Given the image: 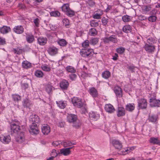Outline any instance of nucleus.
Listing matches in <instances>:
<instances>
[{
  "label": "nucleus",
  "mask_w": 160,
  "mask_h": 160,
  "mask_svg": "<svg viewBox=\"0 0 160 160\" xmlns=\"http://www.w3.org/2000/svg\"><path fill=\"white\" fill-rule=\"evenodd\" d=\"M147 42L150 44H152L156 43L157 40L154 38H148L147 40Z\"/></svg>",
  "instance_id": "nucleus-42"
},
{
  "label": "nucleus",
  "mask_w": 160,
  "mask_h": 160,
  "mask_svg": "<svg viewBox=\"0 0 160 160\" xmlns=\"http://www.w3.org/2000/svg\"><path fill=\"white\" fill-rule=\"evenodd\" d=\"M90 25L92 27H95L98 25V22H95V20H92L90 22Z\"/></svg>",
  "instance_id": "nucleus-56"
},
{
  "label": "nucleus",
  "mask_w": 160,
  "mask_h": 160,
  "mask_svg": "<svg viewBox=\"0 0 160 160\" xmlns=\"http://www.w3.org/2000/svg\"><path fill=\"white\" fill-rule=\"evenodd\" d=\"M26 39L28 42L31 43L34 41V38L32 35H28L26 37Z\"/></svg>",
  "instance_id": "nucleus-33"
},
{
  "label": "nucleus",
  "mask_w": 160,
  "mask_h": 160,
  "mask_svg": "<svg viewBox=\"0 0 160 160\" xmlns=\"http://www.w3.org/2000/svg\"><path fill=\"white\" fill-rule=\"evenodd\" d=\"M20 123L18 121L13 122L10 125L11 131L16 133L22 132V131L20 128Z\"/></svg>",
  "instance_id": "nucleus-3"
},
{
  "label": "nucleus",
  "mask_w": 160,
  "mask_h": 160,
  "mask_svg": "<svg viewBox=\"0 0 160 160\" xmlns=\"http://www.w3.org/2000/svg\"><path fill=\"white\" fill-rule=\"evenodd\" d=\"M32 104L31 102L27 98L25 99L22 102L23 106L25 108H30Z\"/></svg>",
  "instance_id": "nucleus-23"
},
{
  "label": "nucleus",
  "mask_w": 160,
  "mask_h": 160,
  "mask_svg": "<svg viewBox=\"0 0 160 160\" xmlns=\"http://www.w3.org/2000/svg\"><path fill=\"white\" fill-rule=\"evenodd\" d=\"M125 110L124 108L118 107L117 112V115L118 117L123 116L125 115Z\"/></svg>",
  "instance_id": "nucleus-26"
},
{
  "label": "nucleus",
  "mask_w": 160,
  "mask_h": 160,
  "mask_svg": "<svg viewBox=\"0 0 160 160\" xmlns=\"http://www.w3.org/2000/svg\"><path fill=\"white\" fill-rule=\"evenodd\" d=\"M30 122L33 124L34 123L38 124L40 121V119L38 116L36 114H32L29 118Z\"/></svg>",
  "instance_id": "nucleus-8"
},
{
  "label": "nucleus",
  "mask_w": 160,
  "mask_h": 160,
  "mask_svg": "<svg viewBox=\"0 0 160 160\" xmlns=\"http://www.w3.org/2000/svg\"><path fill=\"white\" fill-rule=\"evenodd\" d=\"M0 140L1 142L3 143L7 144L10 142L11 138L9 135L6 136H2L0 137Z\"/></svg>",
  "instance_id": "nucleus-18"
},
{
  "label": "nucleus",
  "mask_w": 160,
  "mask_h": 160,
  "mask_svg": "<svg viewBox=\"0 0 160 160\" xmlns=\"http://www.w3.org/2000/svg\"><path fill=\"white\" fill-rule=\"evenodd\" d=\"M72 148V147H70L65 148H62L60 149V152L59 153L65 156H68L71 153L70 149Z\"/></svg>",
  "instance_id": "nucleus-14"
},
{
  "label": "nucleus",
  "mask_w": 160,
  "mask_h": 160,
  "mask_svg": "<svg viewBox=\"0 0 160 160\" xmlns=\"http://www.w3.org/2000/svg\"><path fill=\"white\" fill-rule=\"evenodd\" d=\"M111 142L116 149L120 150L122 147V142L118 140L113 139Z\"/></svg>",
  "instance_id": "nucleus-9"
},
{
  "label": "nucleus",
  "mask_w": 160,
  "mask_h": 160,
  "mask_svg": "<svg viewBox=\"0 0 160 160\" xmlns=\"http://www.w3.org/2000/svg\"><path fill=\"white\" fill-rule=\"evenodd\" d=\"M98 38H93L91 40L90 43L93 45H95L98 42Z\"/></svg>",
  "instance_id": "nucleus-53"
},
{
  "label": "nucleus",
  "mask_w": 160,
  "mask_h": 160,
  "mask_svg": "<svg viewBox=\"0 0 160 160\" xmlns=\"http://www.w3.org/2000/svg\"><path fill=\"white\" fill-rule=\"evenodd\" d=\"M70 8L69 4L68 3L64 4L62 7V10L65 12Z\"/></svg>",
  "instance_id": "nucleus-41"
},
{
  "label": "nucleus",
  "mask_w": 160,
  "mask_h": 160,
  "mask_svg": "<svg viewBox=\"0 0 160 160\" xmlns=\"http://www.w3.org/2000/svg\"><path fill=\"white\" fill-rule=\"evenodd\" d=\"M157 12V11L155 9H153L150 12V14L152 15L155 14Z\"/></svg>",
  "instance_id": "nucleus-64"
},
{
  "label": "nucleus",
  "mask_w": 160,
  "mask_h": 160,
  "mask_svg": "<svg viewBox=\"0 0 160 160\" xmlns=\"http://www.w3.org/2000/svg\"><path fill=\"white\" fill-rule=\"evenodd\" d=\"M72 102L73 106L78 108H82L83 109L82 112L85 113L86 111V108L85 105L81 99L79 98L76 97H74L72 99Z\"/></svg>",
  "instance_id": "nucleus-1"
},
{
  "label": "nucleus",
  "mask_w": 160,
  "mask_h": 160,
  "mask_svg": "<svg viewBox=\"0 0 160 160\" xmlns=\"http://www.w3.org/2000/svg\"><path fill=\"white\" fill-rule=\"evenodd\" d=\"M58 106L61 109L64 108L67 105V102L65 101H58L56 102Z\"/></svg>",
  "instance_id": "nucleus-22"
},
{
  "label": "nucleus",
  "mask_w": 160,
  "mask_h": 160,
  "mask_svg": "<svg viewBox=\"0 0 160 160\" xmlns=\"http://www.w3.org/2000/svg\"><path fill=\"white\" fill-rule=\"evenodd\" d=\"M90 94L93 98H95L98 96V92L96 89L94 88H92L89 89V90Z\"/></svg>",
  "instance_id": "nucleus-28"
},
{
  "label": "nucleus",
  "mask_w": 160,
  "mask_h": 160,
  "mask_svg": "<svg viewBox=\"0 0 160 160\" xmlns=\"http://www.w3.org/2000/svg\"><path fill=\"white\" fill-rule=\"evenodd\" d=\"M5 41L4 39H3L0 37V44L3 45L5 44Z\"/></svg>",
  "instance_id": "nucleus-62"
},
{
  "label": "nucleus",
  "mask_w": 160,
  "mask_h": 160,
  "mask_svg": "<svg viewBox=\"0 0 160 160\" xmlns=\"http://www.w3.org/2000/svg\"><path fill=\"white\" fill-rule=\"evenodd\" d=\"M150 143L156 144H160V141L158 138H151L149 140Z\"/></svg>",
  "instance_id": "nucleus-32"
},
{
  "label": "nucleus",
  "mask_w": 160,
  "mask_h": 160,
  "mask_svg": "<svg viewBox=\"0 0 160 160\" xmlns=\"http://www.w3.org/2000/svg\"><path fill=\"white\" fill-rule=\"evenodd\" d=\"M148 19L149 21L153 22L156 21L157 17L154 15H151L149 17Z\"/></svg>",
  "instance_id": "nucleus-51"
},
{
  "label": "nucleus",
  "mask_w": 160,
  "mask_h": 160,
  "mask_svg": "<svg viewBox=\"0 0 160 160\" xmlns=\"http://www.w3.org/2000/svg\"><path fill=\"white\" fill-rule=\"evenodd\" d=\"M135 108L134 104L133 103H129L126 106V109L127 111L131 112Z\"/></svg>",
  "instance_id": "nucleus-29"
},
{
  "label": "nucleus",
  "mask_w": 160,
  "mask_h": 160,
  "mask_svg": "<svg viewBox=\"0 0 160 160\" xmlns=\"http://www.w3.org/2000/svg\"><path fill=\"white\" fill-rule=\"evenodd\" d=\"M39 20L38 18L35 19L33 21V22L35 24V25L37 27H38L39 24Z\"/></svg>",
  "instance_id": "nucleus-59"
},
{
  "label": "nucleus",
  "mask_w": 160,
  "mask_h": 160,
  "mask_svg": "<svg viewBox=\"0 0 160 160\" xmlns=\"http://www.w3.org/2000/svg\"><path fill=\"white\" fill-rule=\"evenodd\" d=\"M138 19L140 20H144L147 19V18L144 15H140L138 16Z\"/></svg>",
  "instance_id": "nucleus-61"
},
{
  "label": "nucleus",
  "mask_w": 160,
  "mask_h": 160,
  "mask_svg": "<svg viewBox=\"0 0 160 160\" xmlns=\"http://www.w3.org/2000/svg\"><path fill=\"white\" fill-rule=\"evenodd\" d=\"M38 43L41 45H45L47 42V39L46 38L40 37L38 39Z\"/></svg>",
  "instance_id": "nucleus-30"
},
{
  "label": "nucleus",
  "mask_w": 160,
  "mask_h": 160,
  "mask_svg": "<svg viewBox=\"0 0 160 160\" xmlns=\"http://www.w3.org/2000/svg\"><path fill=\"white\" fill-rule=\"evenodd\" d=\"M62 22L63 25L67 27H68L69 25V22L68 19L67 18L64 19L63 20Z\"/></svg>",
  "instance_id": "nucleus-50"
},
{
  "label": "nucleus",
  "mask_w": 160,
  "mask_h": 160,
  "mask_svg": "<svg viewBox=\"0 0 160 160\" xmlns=\"http://www.w3.org/2000/svg\"><path fill=\"white\" fill-rule=\"evenodd\" d=\"M14 32L18 34L22 33L24 32V28L21 25L15 26L13 29Z\"/></svg>",
  "instance_id": "nucleus-15"
},
{
  "label": "nucleus",
  "mask_w": 160,
  "mask_h": 160,
  "mask_svg": "<svg viewBox=\"0 0 160 160\" xmlns=\"http://www.w3.org/2000/svg\"><path fill=\"white\" fill-rule=\"evenodd\" d=\"M80 76L81 77H82V78H85L88 76V75L85 72H81Z\"/></svg>",
  "instance_id": "nucleus-60"
},
{
  "label": "nucleus",
  "mask_w": 160,
  "mask_h": 160,
  "mask_svg": "<svg viewBox=\"0 0 160 160\" xmlns=\"http://www.w3.org/2000/svg\"><path fill=\"white\" fill-rule=\"evenodd\" d=\"M138 105L139 109H145L147 106L146 100L144 98H141L138 101Z\"/></svg>",
  "instance_id": "nucleus-10"
},
{
  "label": "nucleus",
  "mask_w": 160,
  "mask_h": 160,
  "mask_svg": "<svg viewBox=\"0 0 160 160\" xmlns=\"http://www.w3.org/2000/svg\"><path fill=\"white\" fill-rule=\"evenodd\" d=\"M15 139L17 142L19 143H22L25 141V138L24 132H20L17 133Z\"/></svg>",
  "instance_id": "nucleus-6"
},
{
  "label": "nucleus",
  "mask_w": 160,
  "mask_h": 160,
  "mask_svg": "<svg viewBox=\"0 0 160 160\" xmlns=\"http://www.w3.org/2000/svg\"><path fill=\"white\" fill-rule=\"evenodd\" d=\"M125 48L122 47H120L116 49V52L120 54L123 53L125 51Z\"/></svg>",
  "instance_id": "nucleus-46"
},
{
  "label": "nucleus",
  "mask_w": 160,
  "mask_h": 160,
  "mask_svg": "<svg viewBox=\"0 0 160 160\" xmlns=\"http://www.w3.org/2000/svg\"><path fill=\"white\" fill-rule=\"evenodd\" d=\"M144 48L147 52L151 53L154 51L155 49L154 46L149 45L147 43L145 45Z\"/></svg>",
  "instance_id": "nucleus-13"
},
{
  "label": "nucleus",
  "mask_w": 160,
  "mask_h": 160,
  "mask_svg": "<svg viewBox=\"0 0 160 160\" xmlns=\"http://www.w3.org/2000/svg\"><path fill=\"white\" fill-rule=\"evenodd\" d=\"M150 105L152 107H160V100L156 99L155 98L150 99Z\"/></svg>",
  "instance_id": "nucleus-12"
},
{
  "label": "nucleus",
  "mask_w": 160,
  "mask_h": 160,
  "mask_svg": "<svg viewBox=\"0 0 160 160\" xmlns=\"http://www.w3.org/2000/svg\"><path fill=\"white\" fill-rule=\"evenodd\" d=\"M89 45V42L88 40H85L82 43V46L83 48H87Z\"/></svg>",
  "instance_id": "nucleus-55"
},
{
  "label": "nucleus",
  "mask_w": 160,
  "mask_h": 160,
  "mask_svg": "<svg viewBox=\"0 0 160 160\" xmlns=\"http://www.w3.org/2000/svg\"><path fill=\"white\" fill-rule=\"evenodd\" d=\"M22 67L23 68L28 69L32 67L31 64L27 61H24L22 62Z\"/></svg>",
  "instance_id": "nucleus-25"
},
{
  "label": "nucleus",
  "mask_w": 160,
  "mask_h": 160,
  "mask_svg": "<svg viewBox=\"0 0 160 160\" xmlns=\"http://www.w3.org/2000/svg\"><path fill=\"white\" fill-rule=\"evenodd\" d=\"M51 62H52V67H51V68H52L53 69L54 68L55 66H57L58 64L57 63H56V62H53V61H52V62L51 61Z\"/></svg>",
  "instance_id": "nucleus-63"
},
{
  "label": "nucleus",
  "mask_w": 160,
  "mask_h": 160,
  "mask_svg": "<svg viewBox=\"0 0 160 160\" xmlns=\"http://www.w3.org/2000/svg\"><path fill=\"white\" fill-rule=\"evenodd\" d=\"M66 14L68 16L71 17L74 15V12L70 8L66 12Z\"/></svg>",
  "instance_id": "nucleus-45"
},
{
  "label": "nucleus",
  "mask_w": 160,
  "mask_h": 160,
  "mask_svg": "<svg viewBox=\"0 0 160 160\" xmlns=\"http://www.w3.org/2000/svg\"><path fill=\"white\" fill-rule=\"evenodd\" d=\"M97 32L96 29L94 28H91L89 30L88 34L91 36H94L97 34Z\"/></svg>",
  "instance_id": "nucleus-34"
},
{
  "label": "nucleus",
  "mask_w": 160,
  "mask_h": 160,
  "mask_svg": "<svg viewBox=\"0 0 160 160\" xmlns=\"http://www.w3.org/2000/svg\"><path fill=\"white\" fill-rule=\"evenodd\" d=\"M114 91L117 97L120 98L122 97V90L120 87L118 86L115 87Z\"/></svg>",
  "instance_id": "nucleus-17"
},
{
  "label": "nucleus",
  "mask_w": 160,
  "mask_h": 160,
  "mask_svg": "<svg viewBox=\"0 0 160 160\" xmlns=\"http://www.w3.org/2000/svg\"><path fill=\"white\" fill-rule=\"evenodd\" d=\"M76 144L75 142H71L68 141H62V145L65 147H70L72 145H75Z\"/></svg>",
  "instance_id": "nucleus-27"
},
{
  "label": "nucleus",
  "mask_w": 160,
  "mask_h": 160,
  "mask_svg": "<svg viewBox=\"0 0 160 160\" xmlns=\"http://www.w3.org/2000/svg\"><path fill=\"white\" fill-rule=\"evenodd\" d=\"M157 119V116L155 115H153L149 117V120L152 122H155Z\"/></svg>",
  "instance_id": "nucleus-47"
},
{
  "label": "nucleus",
  "mask_w": 160,
  "mask_h": 160,
  "mask_svg": "<svg viewBox=\"0 0 160 160\" xmlns=\"http://www.w3.org/2000/svg\"><path fill=\"white\" fill-rule=\"evenodd\" d=\"M80 53L81 55L83 57H90L93 54V50L92 49H83L82 50Z\"/></svg>",
  "instance_id": "nucleus-5"
},
{
  "label": "nucleus",
  "mask_w": 160,
  "mask_h": 160,
  "mask_svg": "<svg viewBox=\"0 0 160 160\" xmlns=\"http://www.w3.org/2000/svg\"><path fill=\"white\" fill-rule=\"evenodd\" d=\"M60 15V13L58 11H55L51 12V16L55 17H58Z\"/></svg>",
  "instance_id": "nucleus-48"
},
{
  "label": "nucleus",
  "mask_w": 160,
  "mask_h": 160,
  "mask_svg": "<svg viewBox=\"0 0 160 160\" xmlns=\"http://www.w3.org/2000/svg\"><path fill=\"white\" fill-rule=\"evenodd\" d=\"M89 118L93 120H97L100 117V115L99 114L95 113L94 112H91L89 113Z\"/></svg>",
  "instance_id": "nucleus-21"
},
{
  "label": "nucleus",
  "mask_w": 160,
  "mask_h": 160,
  "mask_svg": "<svg viewBox=\"0 0 160 160\" xmlns=\"http://www.w3.org/2000/svg\"><path fill=\"white\" fill-rule=\"evenodd\" d=\"M122 19L124 22H130L131 20L132 17L128 15H125L122 17Z\"/></svg>",
  "instance_id": "nucleus-36"
},
{
  "label": "nucleus",
  "mask_w": 160,
  "mask_h": 160,
  "mask_svg": "<svg viewBox=\"0 0 160 160\" xmlns=\"http://www.w3.org/2000/svg\"><path fill=\"white\" fill-rule=\"evenodd\" d=\"M12 97L13 100L15 101L18 102L21 99L20 96L18 94H12Z\"/></svg>",
  "instance_id": "nucleus-39"
},
{
  "label": "nucleus",
  "mask_w": 160,
  "mask_h": 160,
  "mask_svg": "<svg viewBox=\"0 0 160 160\" xmlns=\"http://www.w3.org/2000/svg\"><path fill=\"white\" fill-rule=\"evenodd\" d=\"M135 147H130L124 148L120 151L118 154L119 155H124L129 153L131 150L135 149Z\"/></svg>",
  "instance_id": "nucleus-11"
},
{
  "label": "nucleus",
  "mask_w": 160,
  "mask_h": 160,
  "mask_svg": "<svg viewBox=\"0 0 160 160\" xmlns=\"http://www.w3.org/2000/svg\"><path fill=\"white\" fill-rule=\"evenodd\" d=\"M42 132L44 135H47L50 132V128L47 124H44L42 128Z\"/></svg>",
  "instance_id": "nucleus-20"
},
{
  "label": "nucleus",
  "mask_w": 160,
  "mask_h": 160,
  "mask_svg": "<svg viewBox=\"0 0 160 160\" xmlns=\"http://www.w3.org/2000/svg\"><path fill=\"white\" fill-rule=\"evenodd\" d=\"M123 32L126 33H129L131 32L132 28L129 25H125L122 28Z\"/></svg>",
  "instance_id": "nucleus-31"
},
{
  "label": "nucleus",
  "mask_w": 160,
  "mask_h": 160,
  "mask_svg": "<svg viewBox=\"0 0 160 160\" xmlns=\"http://www.w3.org/2000/svg\"><path fill=\"white\" fill-rule=\"evenodd\" d=\"M151 9V7L149 6H144L142 8V10L143 12L146 13L150 11Z\"/></svg>",
  "instance_id": "nucleus-40"
},
{
  "label": "nucleus",
  "mask_w": 160,
  "mask_h": 160,
  "mask_svg": "<svg viewBox=\"0 0 160 160\" xmlns=\"http://www.w3.org/2000/svg\"><path fill=\"white\" fill-rule=\"evenodd\" d=\"M68 82L66 80H63L61 82L60 85L61 88L63 89H66L68 87Z\"/></svg>",
  "instance_id": "nucleus-24"
},
{
  "label": "nucleus",
  "mask_w": 160,
  "mask_h": 160,
  "mask_svg": "<svg viewBox=\"0 0 160 160\" xmlns=\"http://www.w3.org/2000/svg\"><path fill=\"white\" fill-rule=\"evenodd\" d=\"M105 109L107 112L109 113H112L115 110L113 106L110 104H107L105 105Z\"/></svg>",
  "instance_id": "nucleus-19"
},
{
  "label": "nucleus",
  "mask_w": 160,
  "mask_h": 160,
  "mask_svg": "<svg viewBox=\"0 0 160 160\" xmlns=\"http://www.w3.org/2000/svg\"><path fill=\"white\" fill-rule=\"evenodd\" d=\"M58 42L60 46L62 47L65 46L67 44V42L63 39H59Z\"/></svg>",
  "instance_id": "nucleus-35"
},
{
  "label": "nucleus",
  "mask_w": 160,
  "mask_h": 160,
  "mask_svg": "<svg viewBox=\"0 0 160 160\" xmlns=\"http://www.w3.org/2000/svg\"><path fill=\"white\" fill-rule=\"evenodd\" d=\"M42 69L44 71L48 72L50 70V68L47 65H43L41 66Z\"/></svg>",
  "instance_id": "nucleus-49"
},
{
  "label": "nucleus",
  "mask_w": 160,
  "mask_h": 160,
  "mask_svg": "<svg viewBox=\"0 0 160 160\" xmlns=\"http://www.w3.org/2000/svg\"><path fill=\"white\" fill-rule=\"evenodd\" d=\"M60 144H62L61 141H55L52 142V145L53 146L56 147L58 145Z\"/></svg>",
  "instance_id": "nucleus-57"
},
{
  "label": "nucleus",
  "mask_w": 160,
  "mask_h": 160,
  "mask_svg": "<svg viewBox=\"0 0 160 160\" xmlns=\"http://www.w3.org/2000/svg\"><path fill=\"white\" fill-rule=\"evenodd\" d=\"M67 71L70 72L74 73L76 72V70L72 67L71 66H68L66 68Z\"/></svg>",
  "instance_id": "nucleus-43"
},
{
  "label": "nucleus",
  "mask_w": 160,
  "mask_h": 160,
  "mask_svg": "<svg viewBox=\"0 0 160 160\" xmlns=\"http://www.w3.org/2000/svg\"><path fill=\"white\" fill-rule=\"evenodd\" d=\"M58 153L56 152L55 150H53L52 152V154H51V160H52L53 158L56 157Z\"/></svg>",
  "instance_id": "nucleus-52"
},
{
  "label": "nucleus",
  "mask_w": 160,
  "mask_h": 160,
  "mask_svg": "<svg viewBox=\"0 0 160 160\" xmlns=\"http://www.w3.org/2000/svg\"><path fill=\"white\" fill-rule=\"evenodd\" d=\"M68 121L70 122L73 123V127L76 128H78L81 125V123L78 120L77 116L73 114H69L67 117Z\"/></svg>",
  "instance_id": "nucleus-2"
},
{
  "label": "nucleus",
  "mask_w": 160,
  "mask_h": 160,
  "mask_svg": "<svg viewBox=\"0 0 160 160\" xmlns=\"http://www.w3.org/2000/svg\"><path fill=\"white\" fill-rule=\"evenodd\" d=\"M70 79L72 80H74L77 78V75L74 73L71 74L69 75Z\"/></svg>",
  "instance_id": "nucleus-58"
},
{
  "label": "nucleus",
  "mask_w": 160,
  "mask_h": 160,
  "mask_svg": "<svg viewBox=\"0 0 160 160\" xmlns=\"http://www.w3.org/2000/svg\"><path fill=\"white\" fill-rule=\"evenodd\" d=\"M58 53V49L56 47L52 46L51 47V55L54 56Z\"/></svg>",
  "instance_id": "nucleus-38"
},
{
  "label": "nucleus",
  "mask_w": 160,
  "mask_h": 160,
  "mask_svg": "<svg viewBox=\"0 0 160 160\" xmlns=\"http://www.w3.org/2000/svg\"><path fill=\"white\" fill-rule=\"evenodd\" d=\"M35 75L37 77L42 78L44 75L43 72L41 70H36L35 72Z\"/></svg>",
  "instance_id": "nucleus-37"
},
{
  "label": "nucleus",
  "mask_w": 160,
  "mask_h": 160,
  "mask_svg": "<svg viewBox=\"0 0 160 160\" xmlns=\"http://www.w3.org/2000/svg\"><path fill=\"white\" fill-rule=\"evenodd\" d=\"M30 132L32 134H37L39 133L38 124L34 123L30 125Z\"/></svg>",
  "instance_id": "nucleus-7"
},
{
  "label": "nucleus",
  "mask_w": 160,
  "mask_h": 160,
  "mask_svg": "<svg viewBox=\"0 0 160 160\" xmlns=\"http://www.w3.org/2000/svg\"><path fill=\"white\" fill-rule=\"evenodd\" d=\"M103 41L105 43H108L110 42L117 43L118 42V39L117 37L114 35H112L108 37L107 34H106L105 37L102 39Z\"/></svg>",
  "instance_id": "nucleus-4"
},
{
  "label": "nucleus",
  "mask_w": 160,
  "mask_h": 160,
  "mask_svg": "<svg viewBox=\"0 0 160 160\" xmlns=\"http://www.w3.org/2000/svg\"><path fill=\"white\" fill-rule=\"evenodd\" d=\"M102 77L108 79L110 76V73L108 71H105L102 74Z\"/></svg>",
  "instance_id": "nucleus-44"
},
{
  "label": "nucleus",
  "mask_w": 160,
  "mask_h": 160,
  "mask_svg": "<svg viewBox=\"0 0 160 160\" xmlns=\"http://www.w3.org/2000/svg\"><path fill=\"white\" fill-rule=\"evenodd\" d=\"M101 16L95 12L94 13V14L93 15L92 17L94 19H99L101 18Z\"/></svg>",
  "instance_id": "nucleus-54"
},
{
  "label": "nucleus",
  "mask_w": 160,
  "mask_h": 160,
  "mask_svg": "<svg viewBox=\"0 0 160 160\" xmlns=\"http://www.w3.org/2000/svg\"><path fill=\"white\" fill-rule=\"evenodd\" d=\"M11 31V28L9 27L3 26L0 28V32L3 34H6Z\"/></svg>",
  "instance_id": "nucleus-16"
}]
</instances>
